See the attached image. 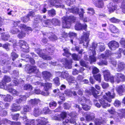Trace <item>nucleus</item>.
<instances>
[{
    "mask_svg": "<svg viewBox=\"0 0 125 125\" xmlns=\"http://www.w3.org/2000/svg\"><path fill=\"white\" fill-rule=\"evenodd\" d=\"M21 109V107L19 105H17L16 104H13L11 109L12 111H17L20 110Z\"/></svg>",
    "mask_w": 125,
    "mask_h": 125,
    "instance_id": "30",
    "label": "nucleus"
},
{
    "mask_svg": "<svg viewBox=\"0 0 125 125\" xmlns=\"http://www.w3.org/2000/svg\"><path fill=\"white\" fill-rule=\"evenodd\" d=\"M104 73L105 80L106 81H108L110 76H111L108 70H106L104 72Z\"/></svg>",
    "mask_w": 125,
    "mask_h": 125,
    "instance_id": "24",
    "label": "nucleus"
},
{
    "mask_svg": "<svg viewBox=\"0 0 125 125\" xmlns=\"http://www.w3.org/2000/svg\"><path fill=\"white\" fill-rule=\"evenodd\" d=\"M19 27L21 30V31H29L31 32L32 30L30 27H26V26L24 24H21L19 26Z\"/></svg>",
    "mask_w": 125,
    "mask_h": 125,
    "instance_id": "15",
    "label": "nucleus"
},
{
    "mask_svg": "<svg viewBox=\"0 0 125 125\" xmlns=\"http://www.w3.org/2000/svg\"><path fill=\"white\" fill-rule=\"evenodd\" d=\"M108 9L110 12H112L115 10L117 8L116 6V5L114 3H113L112 2L110 3L109 7Z\"/></svg>",
    "mask_w": 125,
    "mask_h": 125,
    "instance_id": "20",
    "label": "nucleus"
},
{
    "mask_svg": "<svg viewBox=\"0 0 125 125\" xmlns=\"http://www.w3.org/2000/svg\"><path fill=\"white\" fill-rule=\"evenodd\" d=\"M110 31L112 33H118L119 32L118 29L115 26L113 25H111L109 26Z\"/></svg>",
    "mask_w": 125,
    "mask_h": 125,
    "instance_id": "27",
    "label": "nucleus"
},
{
    "mask_svg": "<svg viewBox=\"0 0 125 125\" xmlns=\"http://www.w3.org/2000/svg\"><path fill=\"white\" fill-rule=\"evenodd\" d=\"M63 0H50L49 1L51 5L55 6L56 8L60 7L63 8L64 7V5H61V2H62Z\"/></svg>",
    "mask_w": 125,
    "mask_h": 125,
    "instance_id": "5",
    "label": "nucleus"
},
{
    "mask_svg": "<svg viewBox=\"0 0 125 125\" xmlns=\"http://www.w3.org/2000/svg\"><path fill=\"white\" fill-rule=\"evenodd\" d=\"M124 54L125 55V49L123 51V50L122 49H119V53L117 56L116 55V56L117 58H119L121 57V53L123 52Z\"/></svg>",
    "mask_w": 125,
    "mask_h": 125,
    "instance_id": "47",
    "label": "nucleus"
},
{
    "mask_svg": "<svg viewBox=\"0 0 125 125\" xmlns=\"http://www.w3.org/2000/svg\"><path fill=\"white\" fill-rule=\"evenodd\" d=\"M81 11L80 12H79V15L81 19H82L83 16V14L85 13L84 10L82 9H81Z\"/></svg>",
    "mask_w": 125,
    "mask_h": 125,
    "instance_id": "52",
    "label": "nucleus"
},
{
    "mask_svg": "<svg viewBox=\"0 0 125 125\" xmlns=\"http://www.w3.org/2000/svg\"><path fill=\"white\" fill-rule=\"evenodd\" d=\"M52 23L55 25H59L60 21L58 19L55 18H53L51 20Z\"/></svg>",
    "mask_w": 125,
    "mask_h": 125,
    "instance_id": "38",
    "label": "nucleus"
},
{
    "mask_svg": "<svg viewBox=\"0 0 125 125\" xmlns=\"http://www.w3.org/2000/svg\"><path fill=\"white\" fill-rule=\"evenodd\" d=\"M116 79L115 80L117 83H119L121 81H125V76L121 73H117L116 75Z\"/></svg>",
    "mask_w": 125,
    "mask_h": 125,
    "instance_id": "12",
    "label": "nucleus"
},
{
    "mask_svg": "<svg viewBox=\"0 0 125 125\" xmlns=\"http://www.w3.org/2000/svg\"><path fill=\"white\" fill-rule=\"evenodd\" d=\"M35 84L40 85L41 86H44V90L47 91L51 88L52 84L49 83H44L37 82Z\"/></svg>",
    "mask_w": 125,
    "mask_h": 125,
    "instance_id": "7",
    "label": "nucleus"
},
{
    "mask_svg": "<svg viewBox=\"0 0 125 125\" xmlns=\"http://www.w3.org/2000/svg\"><path fill=\"white\" fill-rule=\"evenodd\" d=\"M40 102V100L39 99L35 98L31 99L29 101V103L31 105L35 106L38 103Z\"/></svg>",
    "mask_w": 125,
    "mask_h": 125,
    "instance_id": "19",
    "label": "nucleus"
},
{
    "mask_svg": "<svg viewBox=\"0 0 125 125\" xmlns=\"http://www.w3.org/2000/svg\"><path fill=\"white\" fill-rule=\"evenodd\" d=\"M66 4L70 6L71 4L74 3L75 2V0H64Z\"/></svg>",
    "mask_w": 125,
    "mask_h": 125,
    "instance_id": "48",
    "label": "nucleus"
},
{
    "mask_svg": "<svg viewBox=\"0 0 125 125\" xmlns=\"http://www.w3.org/2000/svg\"><path fill=\"white\" fill-rule=\"evenodd\" d=\"M69 76V74L68 72L65 71L62 72L61 77L64 79H65L68 77Z\"/></svg>",
    "mask_w": 125,
    "mask_h": 125,
    "instance_id": "42",
    "label": "nucleus"
},
{
    "mask_svg": "<svg viewBox=\"0 0 125 125\" xmlns=\"http://www.w3.org/2000/svg\"><path fill=\"white\" fill-rule=\"evenodd\" d=\"M19 84V83L17 81L15 80H13L12 81V82H11V83L10 84V85H9L10 86H15L17 85H18Z\"/></svg>",
    "mask_w": 125,
    "mask_h": 125,
    "instance_id": "57",
    "label": "nucleus"
},
{
    "mask_svg": "<svg viewBox=\"0 0 125 125\" xmlns=\"http://www.w3.org/2000/svg\"><path fill=\"white\" fill-rule=\"evenodd\" d=\"M53 81L54 82L55 84L57 85H59L60 84L59 79L58 77H57L53 80Z\"/></svg>",
    "mask_w": 125,
    "mask_h": 125,
    "instance_id": "49",
    "label": "nucleus"
},
{
    "mask_svg": "<svg viewBox=\"0 0 125 125\" xmlns=\"http://www.w3.org/2000/svg\"><path fill=\"white\" fill-rule=\"evenodd\" d=\"M68 9L69 11L75 14L78 13L79 11V9L75 7H73L71 8H68Z\"/></svg>",
    "mask_w": 125,
    "mask_h": 125,
    "instance_id": "25",
    "label": "nucleus"
},
{
    "mask_svg": "<svg viewBox=\"0 0 125 125\" xmlns=\"http://www.w3.org/2000/svg\"><path fill=\"white\" fill-rule=\"evenodd\" d=\"M116 90L119 95H121L123 93L125 92V89L122 86H120L116 88Z\"/></svg>",
    "mask_w": 125,
    "mask_h": 125,
    "instance_id": "31",
    "label": "nucleus"
},
{
    "mask_svg": "<svg viewBox=\"0 0 125 125\" xmlns=\"http://www.w3.org/2000/svg\"><path fill=\"white\" fill-rule=\"evenodd\" d=\"M33 114L35 117H37L41 114V110L38 106L34 107L33 111Z\"/></svg>",
    "mask_w": 125,
    "mask_h": 125,
    "instance_id": "18",
    "label": "nucleus"
},
{
    "mask_svg": "<svg viewBox=\"0 0 125 125\" xmlns=\"http://www.w3.org/2000/svg\"><path fill=\"white\" fill-rule=\"evenodd\" d=\"M18 55L15 53L14 52H12L11 53V57L12 60L14 61L15 59L18 57Z\"/></svg>",
    "mask_w": 125,
    "mask_h": 125,
    "instance_id": "46",
    "label": "nucleus"
},
{
    "mask_svg": "<svg viewBox=\"0 0 125 125\" xmlns=\"http://www.w3.org/2000/svg\"><path fill=\"white\" fill-rule=\"evenodd\" d=\"M22 20L24 22H27L29 20V16L27 15L26 16L22 18Z\"/></svg>",
    "mask_w": 125,
    "mask_h": 125,
    "instance_id": "59",
    "label": "nucleus"
},
{
    "mask_svg": "<svg viewBox=\"0 0 125 125\" xmlns=\"http://www.w3.org/2000/svg\"><path fill=\"white\" fill-rule=\"evenodd\" d=\"M114 89L112 90V94L110 92L107 93L103 92L101 93L102 95H104L103 98L104 99L101 98L99 99V102L101 105V106L104 108H106L107 107H109L110 106V104L107 103V101L110 102L112 101V99L115 98V94L114 93Z\"/></svg>",
    "mask_w": 125,
    "mask_h": 125,
    "instance_id": "1",
    "label": "nucleus"
},
{
    "mask_svg": "<svg viewBox=\"0 0 125 125\" xmlns=\"http://www.w3.org/2000/svg\"><path fill=\"white\" fill-rule=\"evenodd\" d=\"M51 113V111L47 107H44L41 110V114H50Z\"/></svg>",
    "mask_w": 125,
    "mask_h": 125,
    "instance_id": "34",
    "label": "nucleus"
},
{
    "mask_svg": "<svg viewBox=\"0 0 125 125\" xmlns=\"http://www.w3.org/2000/svg\"><path fill=\"white\" fill-rule=\"evenodd\" d=\"M24 123L26 125L32 124L33 125H46L48 123L47 119L44 117H40L36 120H28L26 116L23 118Z\"/></svg>",
    "mask_w": 125,
    "mask_h": 125,
    "instance_id": "2",
    "label": "nucleus"
},
{
    "mask_svg": "<svg viewBox=\"0 0 125 125\" xmlns=\"http://www.w3.org/2000/svg\"><path fill=\"white\" fill-rule=\"evenodd\" d=\"M36 52L40 56L42 57L44 59L46 60H50L51 59V57L49 56L46 55L42 52V51L38 49V50H36Z\"/></svg>",
    "mask_w": 125,
    "mask_h": 125,
    "instance_id": "6",
    "label": "nucleus"
},
{
    "mask_svg": "<svg viewBox=\"0 0 125 125\" xmlns=\"http://www.w3.org/2000/svg\"><path fill=\"white\" fill-rule=\"evenodd\" d=\"M108 46L111 49L113 50L118 47L119 44L115 41H112L110 42L108 44Z\"/></svg>",
    "mask_w": 125,
    "mask_h": 125,
    "instance_id": "10",
    "label": "nucleus"
},
{
    "mask_svg": "<svg viewBox=\"0 0 125 125\" xmlns=\"http://www.w3.org/2000/svg\"><path fill=\"white\" fill-rule=\"evenodd\" d=\"M44 51V53L46 54H48L50 55H52L53 53V48H49L47 50H43Z\"/></svg>",
    "mask_w": 125,
    "mask_h": 125,
    "instance_id": "36",
    "label": "nucleus"
},
{
    "mask_svg": "<svg viewBox=\"0 0 125 125\" xmlns=\"http://www.w3.org/2000/svg\"><path fill=\"white\" fill-rule=\"evenodd\" d=\"M34 92L36 94H41L42 95L46 96H48L49 94V93L48 92H46V93H45L43 92H41V91L39 89H35Z\"/></svg>",
    "mask_w": 125,
    "mask_h": 125,
    "instance_id": "28",
    "label": "nucleus"
},
{
    "mask_svg": "<svg viewBox=\"0 0 125 125\" xmlns=\"http://www.w3.org/2000/svg\"><path fill=\"white\" fill-rule=\"evenodd\" d=\"M67 80L70 83H74L75 85H77V83L73 77L70 76L67 79Z\"/></svg>",
    "mask_w": 125,
    "mask_h": 125,
    "instance_id": "37",
    "label": "nucleus"
},
{
    "mask_svg": "<svg viewBox=\"0 0 125 125\" xmlns=\"http://www.w3.org/2000/svg\"><path fill=\"white\" fill-rule=\"evenodd\" d=\"M95 125H100L102 123V120L99 119H96L94 121Z\"/></svg>",
    "mask_w": 125,
    "mask_h": 125,
    "instance_id": "53",
    "label": "nucleus"
},
{
    "mask_svg": "<svg viewBox=\"0 0 125 125\" xmlns=\"http://www.w3.org/2000/svg\"><path fill=\"white\" fill-rule=\"evenodd\" d=\"M97 64L99 65H107V61L104 60H103L100 62H98Z\"/></svg>",
    "mask_w": 125,
    "mask_h": 125,
    "instance_id": "55",
    "label": "nucleus"
},
{
    "mask_svg": "<svg viewBox=\"0 0 125 125\" xmlns=\"http://www.w3.org/2000/svg\"><path fill=\"white\" fill-rule=\"evenodd\" d=\"M91 91L92 94L93 95V96L94 97L96 98H98V96L97 95V93L98 92V91H97L93 87H92L91 88Z\"/></svg>",
    "mask_w": 125,
    "mask_h": 125,
    "instance_id": "33",
    "label": "nucleus"
},
{
    "mask_svg": "<svg viewBox=\"0 0 125 125\" xmlns=\"http://www.w3.org/2000/svg\"><path fill=\"white\" fill-rule=\"evenodd\" d=\"M86 104H84L82 105L83 106L82 108L84 110L87 111L89 110L90 109V107L88 106Z\"/></svg>",
    "mask_w": 125,
    "mask_h": 125,
    "instance_id": "58",
    "label": "nucleus"
},
{
    "mask_svg": "<svg viewBox=\"0 0 125 125\" xmlns=\"http://www.w3.org/2000/svg\"><path fill=\"white\" fill-rule=\"evenodd\" d=\"M125 68V64L123 62H120L118 63L117 67V71H121L123 70Z\"/></svg>",
    "mask_w": 125,
    "mask_h": 125,
    "instance_id": "22",
    "label": "nucleus"
},
{
    "mask_svg": "<svg viewBox=\"0 0 125 125\" xmlns=\"http://www.w3.org/2000/svg\"><path fill=\"white\" fill-rule=\"evenodd\" d=\"M63 51H64V52L63 53V55L67 57H69L71 54L69 52V50L67 48H66L63 49Z\"/></svg>",
    "mask_w": 125,
    "mask_h": 125,
    "instance_id": "40",
    "label": "nucleus"
},
{
    "mask_svg": "<svg viewBox=\"0 0 125 125\" xmlns=\"http://www.w3.org/2000/svg\"><path fill=\"white\" fill-rule=\"evenodd\" d=\"M78 100L81 102V103L82 105L85 104H89L91 103V101L88 99H86L83 97H82L80 98H79Z\"/></svg>",
    "mask_w": 125,
    "mask_h": 125,
    "instance_id": "17",
    "label": "nucleus"
},
{
    "mask_svg": "<svg viewBox=\"0 0 125 125\" xmlns=\"http://www.w3.org/2000/svg\"><path fill=\"white\" fill-rule=\"evenodd\" d=\"M1 96V97L3 98V100L6 101L10 102L13 98V97L9 94H8L6 96L3 95H0V96Z\"/></svg>",
    "mask_w": 125,
    "mask_h": 125,
    "instance_id": "21",
    "label": "nucleus"
},
{
    "mask_svg": "<svg viewBox=\"0 0 125 125\" xmlns=\"http://www.w3.org/2000/svg\"><path fill=\"white\" fill-rule=\"evenodd\" d=\"M26 99V97L25 95L21 96L20 98L16 100V102L18 103H20L22 101H25Z\"/></svg>",
    "mask_w": 125,
    "mask_h": 125,
    "instance_id": "35",
    "label": "nucleus"
},
{
    "mask_svg": "<svg viewBox=\"0 0 125 125\" xmlns=\"http://www.w3.org/2000/svg\"><path fill=\"white\" fill-rule=\"evenodd\" d=\"M23 110L24 112H28L31 111V108L29 105H26L24 106Z\"/></svg>",
    "mask_w": 125,
    "mask_h": 125,
    "instance_id": "39",
    "label": "nucleus"
},
{
    "mask_svg": "<svg viewBox=\"0 0 125 125\" xmlns=\"http://www.w3.org/2000/svg\"><path fill=\"white\" fill-rule=\"evenodd\" d=\"M39 70L35 66H31L28 70V72L29 73H37Z\"/></svg>",
    "mask_w": 125,
    "mask_h": 125,
    "instance_id": "26",
    "label": "nucleus"
},
{
    "mask_svg": "<svg viewBox=\"0 0 125 125\" xmlns=\"http://www.w3.org/2000/svg\"><path fill=\"white\" fill-rule=\"evenodd\" d=\"M97 46V44L93 43L92 48H91L90 49V50H92L93 53V55H91L89 57L90 61L91 62V63L92 62H95L96 61V59L95 57H94V56L96 54L95 51V50Z\"/></svg>",
    "mask_w": 125,
    "mask_h": 125,
    "instance_id": "4",
    "label": "nucleus"
},
{
    "mask_svg": "<svg viewBox=\"0 0 125 125\" xmlns=\"http://www.w3.org/2000/svg\"><path fill=\"white\" fill-rule=\"evenodd\" d=\"M35 17L36 18L35 20V22L36 23H38L41 20V16L40 15H37Z\"/></svg>",
    "mask_w": 125,
    "mask_h": 125,
    "instance_id": "63",
    "label": "nucleus"
},
{
    "mask_svg": "<svg viewBox=\"0 0 125 125\" xmlns=\"http://www.w3.org/2000/svg\"><path fill=\"white\" fill-rule=\"evenodd\" d=\"M42 74L43 78L46 81H49L50 78L52 76L51 73L47 71L43 72L42 73Z\"/></svg>",
    "mask_w": 125,
    "mask_h": 125,
    "instance_id": "9",
    "label": "nucleus"
},
{
    "mask_svg": "<svg viewBox=\"0 0 125 125\" xmlns=\"http://www.w3.org/2000/svg\"><path fill=\"white\" fill-rule=\"evenodd\" d=\"M87 25L86 24H82L79 22H77L75 26V29L77 30H80L83 29L86 30Z\"/></svg>",
    "mask_w": 125,
    "mask_h": 125,
    "instance_id": "11",
    "label": "nucleus"
},
{
    "mask_svg": "<svg viewBox=\"0 0 125 125\" xmlns=\"http://www.w3.org/2000/svg\"><path fill=\"white\" fill-rule=\"evenodd\" d=\"M25 36V34L23 33V31L19 33L18 35V37L20 39L23 38Z\"/></svg>",
    "mask_w": 125,
    "mask_h": 125,
    "instance_id": "61",
    "label": "nucleus"
},
{
    "mask_svg": "<svg viewBox=\"0 0 125 125\" xmlns=\"http://www.w3.org/2000/svg\"><path fill=\"white\" fill-rule=\"evenodd\" d=\"M121 8L122 9L123 12L125 13V0H124L121 5Z\"/></svg>",
    "mask_w": 125,
    "mask_h": 125,
    "instance_id": "54",
    "label": "nucleus"
},
{
    "mask_svg": "<svg viewBox=\"0 0 125 125\" xmlns=\"http://www.w3.org/2000/svg\"><path fill=\"white\" fill-rule=\"evenodd\" d=\"M7 90L14 96H16L19 94V92L15 89L10 87L9 85L7 86Z\"/></svg>",
    "mask_w": 125,
    "mask_h": 125,
    "instance_id": "13",
    "label": "nucleus"
},
{
    "mask_svg": "<svg viewBox=\"0 0 125 125\" xmlns=\"http://www.w3.org/2000/svg\"><path fill=\"white\" fill-rule=\"evenodd\" d=\"M110 21L113 23H117L119 22V20L117 19L114 17H113L110 20Z\"/></svg>",
    "mask_w": 125,
    "mask_h": 125,
    "instance_id": "60",
    "label": "nucleus"
},
{
    "mask_svg": "<svg viewBox=\"0 0 125 125\" xmlns=\"http://www.w3.org/2000/svg\"><path fill=\"white\" fill-rule=\"evenodd\" d=\"M20 44V45L22 46V48H23L28 49L29 48L28 44L26 43L24 41L22 40H21L19 42Z\"/></svg>",
    "mask_w": 125,
    "mask_h": 125,
    "instance_id": "29",
    "label": "nucleus"
},
{
    "mask_svg": "<svg viewBox=\"0 0 125 125\" xmlns=\"http://www.w3.org/2000/svg\"><path fill=\"white\" fill-rule=\"evenodd\" d=\"M94 78L99 82H101V75L100 74L94 76Z\"/></svg>",
    "mask_w": 125,
    "mask_h": 125,
    "instance_id": "56",
    "label": "nucleus"
},
{
    "mask_svg": "<svg viewBox=\"0 0 125 125\" xmlns=\"http://www.w3.org/2000/svg\"><path fill=\"white\" fill-rule=\"evenodd\" d=\"M72 56L73 59L75 60H78L79 59L78 55L75 54H73Z\"/></svg>",
    "mask_w": 125,
    "mask_h": 125,
    "instance_id": "62",
    "label": "nucleus"
},
{
    "mask_svg": "<svg viewBox=\"0 0 125 125\" xmlns=\"http://www.w3.org/2000/svg\"><path fill=\"white\" fill-rule=\"evenodd\" d=\"M94 4L96 7L102 8L104 6V3L103 0H93Z\"/></svg>",
    "mask_w": 125,
    "mask_h": 125,
    "instance_id": "14",
    "label": "nucleus"
},
{
    "mask_svg": "<svg viewBox=\"0 0 125 125\" xmlns=\"http://www.w3.org/2000/svg\"><path fill=\"white\" fill-rule=\"evenodd\" d=\"M72 60H68L66 58H65L62 59L61 60L62 63L65 65V68L67 69H70L72 68Z\"/></svg>",
    "mask_w": 125,
    "mask_h": 125,
    "instance_id": "8",
    "label": "nucleus"
},
{
    "mask_svg": "<svg viewBox=\"0 0 125 125\" xmlns=\"http://www.w3.org/2000/svg\"><path fill=\"white\" fill-rule=\"evenodd\" d=\"M46 35L48 37V38L49 39L52 38L53 39H56L57 38L56 36L52 33H49L46 34Z\"/></svg>",
    "mask_w": 125,
    "mask_h": 125,
    "instance_id": "45",
    "label": "nucleus"
},
{
    "mask_svg": "<svg viewBox=\"0 0 125 125\" xmlns=\"http://www.w3.org/2000/svg\"><path fill=\"white\" fill-rule=\"evenodd\" d=\"M32 88V86L30 84H26L24 86V89L25 90H31Z\"/></svg>",
    "mask_w": 125,
    "mask_h": 125,
    "instance_id": "43",
    "label": "nucleus"
},
{
    "mask_svg": "<svg viewBox=\"0 0 125 125\" xmlns=\"http://www.w3.org/2000/svg\"><path fill=\"white\" fill-rule=\"evenodd\" d=\"M76 18L73 16L64 17L62 18V27L64 28H69L71 26V22L74 21Z\"/></svg>",
    "mask_w": 125,
    "mask_h": 125,
    "instance_id": "3",
    "label": "nucleus"
},
{
    "mask_svg": "<svg viewBox=\"0 0 125 125\" xmlns=\"http://www.w3.org/2000/svg\"><path fill=\"white\" fill-rule=\"evenodd\" d=\"M64 93L66 95L68 96H71L72 95V92L69 90H66Z\"/></svg>",
    "mask_w": 125,
    "mask_h": 125,
    "instance_id": "50",
    "label": "nucleus"
},
{
    "mask_svg": "<svg viewBox=\"0 0 125 125\" xmlns=\"http://www.w3.org/2000/svg\"><path fill=\"white\" fill-rule=\"evenodd\" d=\"M1 36L2 37V38L7 39L9 38L10 37L8 34H5L4 33H2Z\"/></svg>",
    "mask_w": 125,
    "mask_h": 125,
    "instance_id": "64",
    "label": "nucleus"
},
{
    "mask_svg": "<svg viewBox=\"0 0 125 125\" xmlns=\"http://www.w3.org/2000/svg\"><path fill=\"white\" fill-rule=\"evenodd\" d=\"M48 14L50 16L52 17L56 15V12L53 9H52L48 11Z\"/></svg>",
    "mask_w": 125,
    "mask_h": 125,
    "instance_id": "44",
    "label": "nucleus"
},
{
    "mask_svg": "<svg viewBox=\"0 0 125 125\" xmlns=\"http://www.w3.org/2000/svg\"><path fill=\"white\" fill-rule=\"evenodd\" d=\"M114 53H112L109 50L107 51L105 53V55L103 54H102L98 56V58L99 59H105L106 57H109L111 55H113Z\"/></svg>",
    "mask_w": 125,
    "mask_h": 125,
    "instance_id": "16",
    "label": "nucleus"
},
{
    "mask_svg": "<svg viewBox=\"0 0 125 125\" xmlns=\"http://www.w3.org/2000/svg\"><path fill=\"white\" fill-rule=\"evenodd\" d=\"M70 115L71 117L69 121L72 124H75L76 122L75 119H74V118H75L76 116V115L75 113L74 112L70 114Z\"/></svg>",
    "mask_w": 125,
    "mask_h": 125,
    "instance_id": "23",
    "label": "nucleus"
},
{
    "mask_svg": "<svg viewBox=\"0 0 125 125\" xmlns=\"http://www.w3.org/2000/svg\"><path fill=\"white\" fill-rule=\"evenodd\" d=\"M3 80L5 83H9L11 81V79L10 77L5 75L3 77Z\"/></svg>",
    "mask_w": 125,
    "mask_h": 125,
    "instance_id": "41",
    "label": "nucleus"
},
{
    "mask_svg": "<svg viewBox=\"0 0 125 125\" xmlns=\"http://www.w3.org/2000/svg\"><path fill=\"white\" fill-rule=\"evenodd\" d=\"M99 69L96 67H94L92 68V73L93 74H95L99 72Z\"/></svg>",
    "mask_w": 125,
    "mask_h": 125,
    "instance_id": "51",
    "label": "nucleus"
},
{
    "mask_svg": "<svg viewBox=\"0 0 125 125\" xmlns=\"http://www.w3.org/2000/svg\"><path fill=\"white\" fill-rule=\"evenodd\" d=\"M86 120L87 121L91 120L94 119V114L91 113L85 116Z\"/></svg>",
    "mask_w": 125,
    "mask_h": 125,
    "instance_id": "32",
    "label": "nucleus"
}]
</instances>
